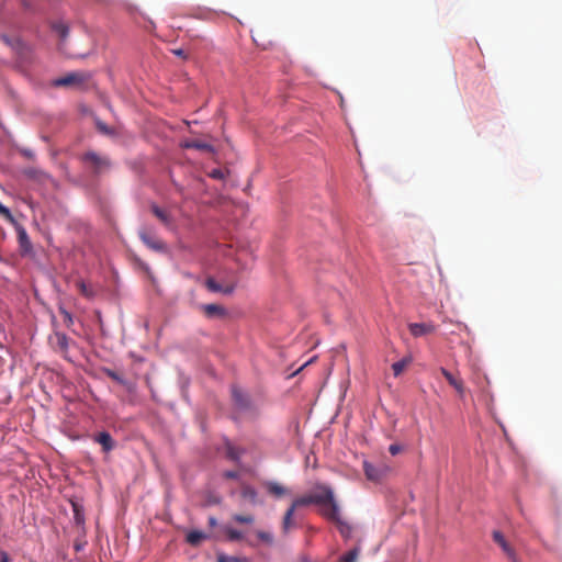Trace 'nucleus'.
<instances>
[{
    "label": "nucleus",
    "mask_w": 562,
    "mask_h": 562,
    "mask_svg": "<svg viewBox=\"0 0 562 562\" xmlns=\"http://www.w3.org/2000/svg\"><path fill=\"white\" fill-rule=\"evenodd\" d=\"M90 75L82 71H75L59 77L53 81L55 87H80L88 79Z\"/></svg>",
    "instance_id": "obj_4"
},
{
    "label": "nucleus",
    "mask_w": 562,
    "mask_h": 562,
    "mask_svg": "<svg viewBox=\"0 0 562 562\" xmlns=\"http://www.w3.org/2000/svg\"><path fill=\"white\" fill-rule=\"evenodd\" d=\"M205 286L211 292H220L223 294H232L236 288L234 282L222 284L215 281L214 278L210 277L205 280Z\"/></svg>",
    "instance_id": "obj_8"
},
{
    "label": "nucleus",
    "mask_w": 562,
    "mask_h": 562,
    "mask_svg": "<svg viewBox=\"0 0 562 562\" xmlns=\"http://www.w3.org/2000/svg\"><path fill=\"white\" fill-rule=\"evenodd\" d=\"M315 504L319 506L321 514L326 517L330 522L337 524L338 527H347L342 520L340 510L334 499L333 490L325 484H317L306 495L296 498L291 507L286 510L283 518V527H291L295 521L292 520L294 512L299 507Z\"/></svg>",
    "instance_id": "obj_1"
},
{
    "label": "nucleus",
    "mask_w": 562,
    "mask_h": 562,
    "mask_svg": "<svg viewBox=\"0 0 562 562\" xmlns=\"http://www.w3.org/2000/svg\"><path fill=\"white\" fill-rule=\"evenodd\" d=\"M200 308L207 318H223L227 314L225 307L218 304H203Z\"/></svg>",
    "instance_id": "obj_9"
},
{
    "label": "nucleus",
    "mask_w": 562,
    "mask_h": 562,
    "mask_svg": "<svg viewBox=\"0 0 562 562\" xmlns=\"http://www.w3.org/2000/svg\"><path fill=\"white\" fill-rule=\"evenodd\" d=\"M210 524H211V527H214V526H215V520H214V518H211V519H210Z\"/></svg>",
    "instance_id": "obj_41"
},
{
    "label": "nucleus",
    "mask_w": 562,
    "mask_h": 562,
    "mask_svg": "<svg viewBox=\"0 0 562 562\" xmlns=\"http://www.w3.org/2000/svg\"><path fill=\"white\" fill-rule=\"evenodd\" d=\"M266 487L271 495L277 497H281L286 494V488L277 482H268Z\"/></svg>",
    "instance_id": "obj_19"
},
{
    "label": "nucleus",
    "mask_w": 562,
    "mask_h": 562,
    "mask_svg": "<svg viewBox=\"0 0 562 562\" xmlns=\"http://www.w3.org/2000/svg\"><path fill=\"white\" fill-rule=\"evenodd\" d=\"M363 471L369 481L380 482L385 476L386 468L375 467L368 461H363Z\"/></svg>",
    "instance_id": "obj_7"
},
{
    "label": "nucleus",
    "mask_w": 562,
    "mask_h": 562,
    "mask_svg": "<svg viewBox=\"0 0 562 562\" xmlns=\"http://www.w3.org/2000/svg\"><path fill=\"white\" fill-rule=\"evenodd\" d=\"M71 508L74 512L75 522L77 525L85 524L83 506L78 501H70Z\"/></svg>",
    "instance_id": "obj_18"
},
{
    "label": "nucleus",
    "mask_w": 562,
    "mask_h": 562,
    "mask_svg": "<svg viewBox=\"0 0 562 562\" xmlns=\"http://www.w3.org/2000/svg\"><path fill=\"white\" fill-rule=\"evenodd\" d=\"M139 236H140V239L143 240V243L145 245H147L149 248L155 249V250L165 249V244L160 239H158L157 237L151 235L150 233H148L146 231H142L139 233Z\"/></svg>",
    "instance_id": "obj_12"
},
{
    "label": "nucleus",
    "mask_w": 562,
    "mask_h": 562,
    "mask_svg": "<svg viewBox=\"0 0 562 562\" xmlns=\"http://www.w3.org/2000/svg\"><path fill=\"white\" fill-rule=\"evenodd\" d=\"M23 173L29 179H34V180H37L40 182H45L46 180L49 179V175L48 173H46L43 170H40L37 168H34V167H30V168L24 169Z\"/></svg>",
    "instance_id": "obj_16"
},
{
    "label": "nucleus",
    "mask_w": 562,
    "mask_h": 562,
    "mask_svg": "<svg viewBox=\"0 0 562 562\" xmlns=\"http://www.w3.org/2000/svg\"><path fill=\"white\" fill-rule=\"evenodd\" d=\"M207 537L209 536L202 530L193 529L187 535L186 540L191 546L196 547Z\"/></svg>",
    "instance_id": "obj_17"
},
{
    "label": "nucleus",
    "mask_w": 562,
    "mask_h": 562,
    "mask_svg": "<svg viewBox=\"0 0 562 562\" xmlns=\"http://www.w3.org/2000/svg\"><path fill=\"white\" fill-rule=\"evenodd\" d=\"M2 40L7 43V44H11V42L9 41V38L7 36H2Z\"/></svg>",
    "instance_id": "obj_40"
},
{
    "label": "nucleus",
    "mask_w": 562,
    "mask_h": 562,
    "mask_svg": "<svg viewBox=\"0 0 562 562\" xmlns=\"http://www.w3.org/2000/svg\"><path fill=\"white\" fill-rule=\"evenodd\" d=\"M105 373L113 381H115V382H117L120 384H124L125 383L124 379L119 373H116L115 371L106 369Z\"/></svg>",
    "instance_id": "obj_30"
},
{
    "label": "nucleus",
    "mask_w": 562,
    "mask_h": 562,
    "mask_svg": "<svg viewBox=\"0 0 562 562\" xmlns=\"http://www.w3.org/2000/svg\"><path fill=\"white\" fill-rule=\"evenodd\" d=\"M181 147L187 149L193 148L202 151L214 153V147L211 144L198 139L184 140L181 143Z\"/></svg>",
    "instance_id": "obj_13"
},
{
    "label": "nucleus",
    "mask_w": 562,
    "mask_h": 562,
    "mask_svg": "<svg viewBox=\"0 0 562 562\" xmlns=\"http://www.w3.org/2000/svg\"><path fill=\"white\" fill-rule=\"evenodd\" d=\"M402 450H403V447L398 443H393L389 447V451L392 456L398 454L400 452H402Z\"/></svg>",
    "instance_id": "obj_33"
},
{
    "label": "nucleus",
    "mask_w": 562,
    "mask_h": 562,
    "mask_svg": "<svg viewBox=\"0 0 562 562\" xmlns=\"http://www.w3.org/2000/svg\"><path fill=\"white\" fill-rule=\"evenodd\" d=\"M216 561L217 562H245L246 559H241L238 557L227 555L223 552H220L216 554Z\"/></svg>",
    "instance_id": "obj_23"
},
{
    "label": "nucleus",
    "mask_w": 562,
    "mask_h": 562,
    "mask_svg": "<svg viewBox=\"0 0 562 562\" xmlns=\"http://www.w3.org/2000/svg\"><path fill=\"white\" fill-rule=\"evenodd\" d=\"M53 29L61 40H66L68 36L69 29L66 24L58 22L53 25Z\"/></svg>",
    "instance_id": "obj_22"
},
{
    "label": "nucleus",
    "mask_w": 562,
    "mask_h": 562,
    "mask_svg": "<svg viewBox=\"0 0 562 562\" xmlns=\"http://www.w3.org/2000/svg\"><path fill=\"white\" fill-rule=\"evenodd\" d=\"M409 331L413 336L419 337L430 334L435 330V326L426 323H412L408 325Z\"/></svg>",
    "instance_id": "obj_14"
},
{
    "label": "nucleus",
    "mask_w": 562,
    "mask_h": 562,
    "mask_svg": "<svg viewBox=\"0 0 562 562\" xmlns=\"http://www.w3.org/2000/svg\"><path fill=\"white\" fill-rule=\"evenodd\" d=\"M173 54L181 57V58H187V54L183 49L179 48V49H175L173 50Z\"/></svg>",
    "instance_id": "obj_37"
},
{
    "label": "nucleus",
    "mask_w": 562,
    "mask_h": 562,
    "mask_svg": "<svg viewBox=\"0 0 562 562\" xmlns=\"http://www.w3.org/2000/svg\"><path fill=\"white\" fill-rule=\"evenodd\" d=\"M0 215H2L12 225L16 224V221H15L14 216L12 215L11 211L7 206H4L1 202H0Z\"/></svg>",
    "instance_id": "obj_24"
},
{
    "label": "nucleus",
    "mask_w": 562,
    "mask_h": 562,
    "mask_svg": "<svg viewBox=\"0 0 562 562\" xmlns=\"http://www.w3.org/2000/svg\"><path fill=\"white\" fill-rule=\"evenodd\" d=\"M59 313L64 316V323L66 326L70 327L74 324L72 315L64 307H59Z\"/></svg>",
    "instance_id": "obj_28"
},
{
    "label": "nucleus",
    "mask_w": 562,
    "mask_h": 562,
    "mask_svg": "<svg viewBox=\"0 0 562 562\" xmlns=\"http://www.w3.org/2000/svg\"><path fill=\"white\" fill-rule=\"evenodd\" d=\"M357 557H358V550L357 549H352L349 552L342 554L339 558L338 562H356Z\"/></svg>",
    "instance_id": "obj_25"
},
{
    "label": "nucleus",
    "mask_w": 562,
    "mask_h": 562,
    "mask_svg": "<svg viewBox=\"0 0 562 562\" xmlns=\"http://www.w3.org/2000/svg\"><path fill=\"white\" fill-rule=\"evenodd\" d=\"M243 496L251 502H255L257 497L256 491L250 486H245L241 492Z\"/></svg>",
    "instance_id": "obj_27"
},
{
    "label": "nucleus",
    "mask_w": 562,
    "mask_h": 562,
    "mask_svg": "<svg viewBox=\"0 0 562 562\" xmlns=\"http://www.w3.org/2000/svg\"><path fill=\"white\" fill-rule=\"evenodd\" d=\"M87 544V541L83 538L76 539L74 543V548L76 551H81Z\"/></svg>",
    "instance_id": "obj_34"
},
{
    "label": "nucleus",
    "mask_w": 562,
    "mask_h": 562,
    "mask_svg": "<svg viewBox=\"0 0 562 562\" xmlns=\"http://www.w3.org/2000/svg\"><path fill=\"white\" fill-rule=\"evenodd\" d=\"M82 160L92 169L94 175H100L111 167V162L108 157L100 156L94 151L86 153Z\"/></svg>",
    "instance_id": "obj_3"
},
{
    "label": "nucleus",
    "mask_w": 562,
    "mask_h": 562,
    "mask_svg": "<svg viewBox=\"0 0 562 562\" xmlns=\"http://www.w3.org/2000/svg\"><path fill=\"white\" fill-rule=\"evenodd\" d=\"M412 362L411 357L403 358L400 361H396L392 364V370L395 376H398L402 374V372L408 367V364Z\"/></svg>",
    "instance_id": "obj_20"
},
{
    "label": "nucleus",
    "mask_w": 562,
    "mask_h": 562,
    "mask_svg": "<svg viewBox=\"0 0 562 562\" xmlns=\"http://www.w3.org/2000/svg\"><path fill=\"white\" fill-rule=\"evenodd\" d=\"M13 225L18 233V241H19L21 249L24 252H29L32 249V244H31V240L29 238V235H27L25 228L22 225H20L18 222H16V224H13Z\"/></svg>",
    "instance_id": "obj_11"
},
{
    "label": "nucleus",
    "mask_w": 562,
    "mask_h": 562,
    "mask_svg": "<svg viewBox=\"0 0 562 562\" xmlns=\"http://www.w3.org/2000/svg\"><path fill=\"white\" fill-rule=\"evenodd\" d=\"M234 520L238 524H251L254 518L251 515H236Z\"/></svg>",
    "instance_id": "obj_32"
},
{
    "label": "nucleus",
    "mask_w": 562,
    "mask_h": 562,
    "mask_svg": "<svg viewBox=\"0 0 562 562\" xmlns=\"http://www.w3.org/2000/svg\"><path fill=\"white\" fill-rule=\"evenodd\" d=\"M227 450V457L232 460H238L239 458V451L235 449L231 443H227L226 446Z\"/></svg>",
    "instance_id": "obj_31"
},
{
    "label": "nucleus",
    "mask_w": 562,
    "mask_h": 562,
    "mask_svg": "<svg viewBox=\"0 0 562 562\" xmlns=\"http://www.w3.org/2000/svg\"><path fill=\"white\" fill-rule=\"evenodd\" d=\"M0 562H10L9 555L7 552L2 551L0 553Z\"/></svg>",
    "instance_id": "obj_38"
},
{
    "label": "nucleus",
    "mask_w": 562,
    "mask_h": 562,
    "mask_svg": "<svg viewBox=\"0 0 562 562\" xmlns=\"http://www.w3.org/2000/svg\"><path fill=\"white\" fill-rule=\"evenodd\" d=\"M441 374L446 378L448 383L457 391V393L462 397L465 392V387L463 381L459 378H456L452 373H450L447 369H440Z\"/></svg>",
    "instance_id": "obj_10"
},
{
    "label": "nucleus",
    "mask_w": 562,
    "mask_h": 562,
    "mask_svg": "<svg viewBox=\"0 0 562 562\" xmlns=\"http://www.w3.org/2000/svg\"><path fill=\"white\" fill-rule=\"evenodd\" d=\"M494 541L502 548L503 552L512 562H519L518 558L515 553V550L510 546V543L506 540L505 536L499 530H494L493 532Z\"/></svg>",
    "instance_id": "obj_5"
},
{
    "label": "nucleus",
    "mask_w": 562,
    "mask_h": 562,
    "mask_svg": "<svg viewBox=\"0 0 562 562\" xmlns=\"http://www.w3.org/2000/svg\"><path fill=\"white\" fill-rule=\"evenodd\" d=\"M227 539L231 541L244 542L250 547L260 543L271 544L273 537L269 531L258 529H227Z\"/></svg>",
    "instance_id": "obj_2"
},
{
    "label": "nucleus",
    "mask_w": 562,
    "mask_h": 562,
    "mask_svg": "<svg viewBox=\"0 0 562 562\" xmlns=\"http://www.w3.org/2000/svg\"><path fill=\"white\" fill-rule=\"evenodd\" d=\"M223 475H224V477H226V479L235 480V479H237V477H238V475H239V474H238V472H236V471H226V472H224V474H223Z\"/></svg>",
    "instance_id": "obj_36"
},
{
    "label": "nucleus",
    "mask_w": 562,
    "mask_h": 562,
    "mask_svg": "<svg viewBox=\"0 0 562 562\" xmlns=\"http://www.w3.org/2000/svg\"><path fill=\"white\" fill-rule=\"evenodd\" d=\"M151 211L153 213L155 214V216L160 221L162 222L165 225H169L171 223V217L170 215L161 210L160 207H158L157 205H153L151 206Z\"/></svg>",
    "instance_id": "obj_21"
},
{
    "label": "nucleus",
    "mask_w": 562,
    "mask_h": 562,
    "mask_svg": "<svg viewBox=\"0 0 562 562\" xmlns=\"http://www.w3.org/2000/svg\"><path fill=\"white\" fill-rule=\"evenodd\" d=\"M49 342L56 351L66 357L69 348V338L66 334L55 331L54 335L49 337Z\"/></svg>",
    "instance_id": "obj_6"
},
{
    "label": "nucleus",
    "mask_w": 562,
    "mask_h": 562,
    "mask_svg": "<svg viewBox=\"0 0 562 562\" xmlns=\"http://www.w3.org/2000/svg\"><path fill=\"white\" fill-rule=\"evenodd\" d=\"M76 285L82 295L87 297L91 296V291L88 289L87 284L82 280L77 281Z\"/></svg>",
    "instance_id": "obj_29"
},
{
    "label": "nucleus",
    "mask_w": 562,
    "mask_h": 562,
    "mask_svg": "<svg viewBox=\"0 0 562 562\" xmlns=\"http://www.w3.org/2000/svg\"><path fill=\"white\" fill-rule=\"evenodd\" d=\"M233 398L235 401V403L240 406V407H245L247 405V401L246 398L244 397V395L241 394L240 391H238L237 389H234L233 390Z\"/></svg>",
    "instance_id": "obj_26"
},
{
    "label": "nucleus",
    "mask_w": 562,
    "mask_h": 562,
    "mask_svg": "<svg viewBox=\"0 0 562 562\" xmlns=\"http://www.w3.org/2000/svg\"><path fill=\"white\" fill-rule=\"evenodd\" d=\"M341 531H345V529H341ZM346 531V533L344 532V537H349L350 528H347Z\"/></svg>",
    "instance_id": "obj_39"
},
{
    "label": "nucleus",
    "mask_w": 562,
    "mask_h": 562,
    "mask_svg": "<svg viewBox=\"0 0 562 562\" xmlns=\"http://www.w3.org/2000/svg\"><path fill=\"white\" fill-rule=\"evenodd\" d=\"M210 177L213 178V179H223L224 178V172L221 170V169H213L211 172H210Z\"/></svg>",
    "instance_id": "obj_35"
},
{
    "label": "nucleus",
    "mask_w": 562,
    "mask_h": 562,
    "mask_svg": "<svg viewBox=\"0 0 562 562\" xmlns=\"http://www.w3.org/2000/svg\"><path fill=\"white\" fill-rule=\"evenodd\" d=\"M95 441L102 446L103 451L109 452L114 448V440L106 431H102L95 436Z\"/></svg>",
    "instance_id": "obj_15"
}]
</instances>
